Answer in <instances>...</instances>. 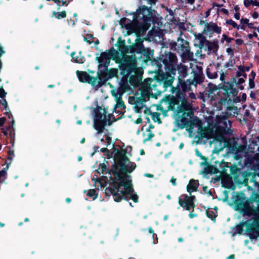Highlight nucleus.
<instances>
[{"instance_id":"1","label":"nucleus","mask_w":259,"mask_h":259,"mask_svg":"<svg viewBox=\"0 0 259 259\" xmlns=\"http://www.w3.org/2000/svg\"><path fill=\"white\" fill-rule=\"evenodd\" d=\"M115 159L117 163L112 170L115 177V189L112 191L114 200L119 202L122 199L130 198L135 202H138V196L131 194L133 189L131 177L127 175V172H131L135 169L136 164L129 161L125 154L121 152L116 155Z\"/></svg>"},{"instance_id":"2","label":"nucleus","mask_w":259,"mask_h":259,"mask_svg":"<svg viewBox=\"0 0 259 259\" xmlns=\"http://www.w3.org/2000/svg\"><path fill=\"white\" fill-rule=\"evenodd\" d=\"M225 115H220L216 117V125L213 129H207L204 133V136L207 139H214L215 149L221 151L226 146L224 136L231 133V123Z\"/></svg>"},{"instance_id":"3","label":"nucleus","mask_w":259,"mask_h":259,"mask_svg":"<svg viewBox=\"0 0 259 259\" xmlns=\"http://www.w3.org/2000/svg\"><path fill=\"white\" fill-rule=\"evenodd\" d=\"M191 108V104L187 101L183 100L181 104L177 106L174 115L175 125L178 128H185L189 133L193 132L194 128V123L191 119L192 115Z\"/></svg>"},{"instance_id":"4","label":"nucleus","mask_w":259,"mask_h":259,"mask_svg":"<svg viewBox=\"0 0 259 259\" xmlns=\"http://www.w3.org/2000/svg\"><path fill=\"white\" fill-rule=\"evenodd\" d=\"M107 108L100 107L96 113L94 120V127L97 131L98 134L104 132V127L106 125H111L110 121V113H108Z\"/></svg>"},{"instance_id":"5","label":"nucleus","mask_w":259,"mask_h":259,"mask_svg":"<svg viewBox=\"0 0 259 259\" xmlns=\"http://www.w3.org/2000/svg\"><path fill=\"white\" fill-rule=\"evenodd\" d=\"M152 16V13L151 9L148 8L145 6H143L134 13L133 20L138 23H141L140 21L142 20L143 25L147 26L148 24H150L149 23L151 21Z\"/></svg>"},{"instance_id":"6","label":"nucleus","mask_w":259,"mask_h":259,"mask_svg":"<svg viewBox=\"0 0 259 259\" xmlns=\"http://www.w3.org/2000/svg\"><path fill=\"white\" fill-rule=\"evenodd\" d=\"M197 67V71H193V79H189L186 81L181 82V87L184 92L191 90L190 86L191 85H195L196 86L197 84H200L203 81L204 77L202 72V69L200 67Z\"/></svg>"},{"instance_id":"7","label":"nucleus","mask_w":259,"mask_h":259,"mask_svg":"<svg viewBox=\"0 0 259 259\" xmlns=\"http://www.w3.org/2000/svg\"><path fill=\"white\" fill-rule=\"evenodd\" d=\"M76 74L80 81L91 83L93 86L100 88L103 84L101 78L100 77H92L85 71H76Z\"/></svg>"},{"instance_id":"8","label":"nucleus","mask_w":259,"mask_h":259,"mask_svg":"<svg viewBox=\"0 0 259 259\" xmlns=\"http://www.w3.org/2000/svg\"><path fill=\"white\" fill-rule=\"evenodd\" d=\"M176 49L181 54L183 59L191 60L193 57V53L190 51L189 42L184 39H178Z\"/></svg>"},{"instance_id":"9","label":"nucleus","mask_w":259,"mask_h":259,"mask_svg":"<svg viewBox=\"0 0 259 259\" xmlns=\"http://www.w3.org/2000/svg\"><path fill=\"white\" fill-rule=\"evenodd\" d=\"M194 196H188L186 194L182 195L179 198V203L181 206L186 210H190L191 208L193 209L194 207Z\"/></svg>"},{"instance_id":"10","label":"nucleus","mask_w":259,"mask_h":259,"mask_svg":"<svg viewBox=\"0 0 259 259\" xmlns=\"http://www.w3.org/2000/svg\"><path fill=\"white\" fill-rule=\"evenodd\" d=\"M177 61L176 55L172 53H169L165 55L163 63L169 70L175 71Z\"/></svg>"},{"instance_id":"11","label":"nucleus","mask_w":259,"mask_h":259,"mask_svg":"<svg viewBox=\"0 0 259 259\" xmlns=\"http://www.w3.org/2000/svg\"><path fill=\"white\" fill-rule=\"evenodd\" d=\"M156 86V81L152 78H147L144 80L141 85V89L143 92V94L149 97L151 91Z\"/></svg>"},{"instance_id":"12","label":"nucleus","mask_w":259,"mask_h":259,"mask_svg":"<svg viewBox=\"0 0 259 259\" xmlns=\"http://www.w3.org/2000/svg\"><path fill=\"white\" fill-rule=\"evenodd\" d=\"M240 209L243 216L247 215L250 217L253 215L256 217L258 213L257 208H253L252 206H250L248 202L244 203Z\"/></svg>"},{"instance_id":"13","label":"nucleus","mask_w":259,"mask_h":259,"mask_svg":"<svg viewBox=\"0 0 259 259\" xmlns=\"http://www.w3.org/2000/svg\"><path fill=\"white\" fill-rule=\"evenodd\" d=\"M112 95L115 98L116 101V105L115 106V109L117 108L122 109L124 108V103L121 99L122 94H120L118 91H112Z\"/></svg>"},{"instance_id":"14","label":"nucleus","mask_w":259,"mask_h":259,"mask_svg":"<svg viewBox=\"0 0 259 259\" xmlns=\"http://www.w3.org/2000/svg\"><path fill=\"white\" fill-rule=\"evenodd\" d=\"M204 31L210 33L215 32L220 34L221 32V28L214 23H206L205 25Z\"/></svg>"},{"instance_id":"15","label":"nucleus","mask_w":259,"mask_h":259,"mask_svg":"<svg viewBox=\"0 0 259 259\" xmlns=\"http://www.w3.org/2000/svg\"><path fill=\"white\" fill-rule=\"evenodd\" d=\"M205 51L207 52V54L211 53H214L217 50V45L213 43L208 41L204 45Z\"/></svg>"},{"instance_id":"16","label":"nucleus","mask_w":259,"mask_h":259,"mask_svg":"<svg viewBox=\"0 0 259 259\" xmlns=\"http://www.w3.org/2000/svg\"><path fill=\"white\" fill-rule=\"evenodd\" d=\"M163 79V86L166 89L167 88L171 86L174 80V77L165 74L164 75Z\"/></svg>"},{"instance_id":"17","label":"nucleus","mask_w":259,"mask_h":259,"mask_svg":"<svg viewBox=\"0 0 259 259\" xmlns=\"http://www.w3.org/2000/svg\"><path fill=\"white\" fill-rule=\"evenodd\" d=\"M198 186V183L197 181L190 180L187 187L188 192L191 193L192 192L196 191Z\"/></svg>"},{"instance_id":"18","label":"nucleus","mask_w":259,"mask_h":259,"mask_svg":"<svg viewBox=\"0 0 259 259\" xmlns=\"http://www.w3.org/2000/svg\"><path fill=\"white\" fill-rule=\"evenodd\" d=\"M143 135L144 142L150 140L154 137V134L150 128H146V130L143 132Z\"/></svg>"},{"instance_id":"19","label":"nucleus","mask_w":259,"mask_h":259,"mask_svg":"<svg viewBox=\"0 0 259 259\" xmlns=\"http://www.w3.org/2000/svg\"><path fill=\"white\" fill-rule=\"evenodd\" d=\"M177 69L178 72L180 74V76L184 78L187 76V69L186 66L180 64L178 65Z\"/></svg>"},{"instance_id":"20","label":"nucleus","mask_w":259,"mask_h":259,"mask_svg":"<svg viewBox=\"0 0 259 259\" xmlns=\"http://www.w3.org/2000/svg\"><path fill=\"white\" fill-rule=\"evenodd\" d=\"M226 114L227 115V117H228L229 116H235L236 115H237L238 109L237 107L231 106L228 107L227 109Z\"/></svg>"},{"instance_id":"21","label":"nucleus","mask_w":259,"mask_h":259,"mask_svg":"<svg viewBox=\"0 0 259 259\" xmlns=\"http://www.w3.org/2000/svg\"><path fill=\"white\" fill-rule=\"evenodd\" d=\"M196 39L199 41V46L201 48H203L206 43L208 41L206 38L202 35L199 34L196 36Z\"/></svg>"},{"instance_id":"22","label":"nucleus","mask_w":259,"mask_h":259,"mask_svg":"<svg viewBox=\"0 0 259 259\" xmlns=\"http://www.w3.org/2000/svg\"><path fill=\"white\" fill-rule=\"evenodd\" d=\"M99 62L101 64H106L109 62V58L107 54L103 53L101 54V56L99 59Z\"/></svg>"},{"instance_id":"23","label":"nucleus","mask_w":259,"mask_h":259,"mask_svg":"<svg viewBox=\"0 0 259 259\" xmlns=\"http://www.w3.org/2000/svg\"><path fill=\"white\" fill-rule=\"evenodd\" d=\"M206 73L208 78L211 79H214L218 77V73L217 71L209 68L207 69Z\"/></svg>"},{"instance_id":"24","label":"nucleus","mask_w":259,"mask_h":259,"mask_svg":"<svg viewBox=\"0 0 259 259\" xmlns=\"http://www.w3.org/2000/svg\"><path fill=\"white\" fill-rule=\"evenodd\" d=\"M244 5L246 7H248L250 5L259 7V2L256 0H244Z\"/></svg>"},{"instance_id":"25","label":"nucleus","mask_w":259,"mask_h":259,"mask_svg":"<svg viewBox=\"0 0 259 259\" xmlns=\"http://www.w3.org/2000/svg\"><path fill=\"white\" fill-rule=\"evenodd\" d=\"M53 16L59 19L66 17V13L65 11H62L60 13H57L56 12H53Z\"/></svg>"},{"instance_id":"26","label":"nucleus","mask_w":259,"mask_h":259,"mask_svg":"<svg viewBox=\"0 0 259 259\" xmlns=\"http://www.w3.org/2000/svg\"><path fill=\"white\" fill-rule=\"evenodd\" d=\"M239 71L237 72L236 76L237 77H239L241 76H243L246 77V74H245V70L244 67L242 66H239L238 67Z\"/></svg>"},{"instance_id":"27","label":"nucleus","mask_w":259,"mask_h":259,"mask_svg":"<svg viewBox=\"0 0 259 259\" xmlns=\"http://www.w3.org/2000/svg\"><path fill=\"white\" fill-rule=\"evenodd\" d=\"M7 171L4 168L0 170V183H3L7 177Z\"/></svg>"},{"instance_id":"28","label":"nucleus","mask_w":259,"mask_h":259,"mask_svg":"<svg viewBox=\"0 0 259 259\" xmlns=\"http://www.w3.org/2000/svg\"><path fill=\"white\" fill-rule=\"evenodd\" d=\"M160 114L157 112H153L151 113V117L154 121L161 123V120L159 117Z\"/></svg>"},{"instance_id":"29","label":"nucleus","mask_w":259,"mask_h":259,"mask_svg":"<svg viewBox=\"0 0 259 259\" xmlns=\"http://www.w3.org/2000/svg\"><path fill=\"white\" fill-rule=\"evenodd\" d=\"M226 23L227 24L231 25L233 27L236 28L238 30L240 29V26L237 25V23L232 19L227 20Z\"/></svg>"},{"instance_id":"30","label":"nucleus","mask_w":259,"mask_h":259,"mask_svg":"<svg viewBox=\"0 0 259 259\" xmlns=\"http://www.w3.org/2000/svg\"><path fill=\"white\" fill-rule=\"evenodd\" d=\"M93 38L94 37L92 34H87L86 36L84 37V40L88 42L89 44H91L93 41Z\"/></svg>"},{"instance_id":"31","label":"nucleus","mask_w":259,"mask_h":259,"mask_svg":"<svg viewBox=\"0 0 259 259\" xmlns=\"http://www.w3.org/2000/svg\"><path fill=\"white\" fill-rule=\"evenodd\" d=\"M0 105L3 106L4 109L7 110L8 104L5 98H1L0 100Z\"/></svg>"},{"instance_id":"32","label":"nucleus","mask_w":259,"mask_h":259,"mask_svg":"<svg viewBox=\"0 0 259 259\" xmlns=\"http://www.w3.org/2000/svg\"><path fill=\"white\" fill-rule=\"evenodd\" d=\"M107 170L106 166L104 164H100V167L98 170L99 173L104 174Z\"/></svg>"},{"instance_id":"33","label":"nucleus","mask_w":259,"mask_h":259,"mask_svg":"<svg viewBox=\"0 0 259 259\" xmlns=\"http://www.w3.org/2000/svg\"><path fill=\"white\" fill-rule=\"evenodd\" d=\"M235 149H236V150L233 149V152L237 153L243 151L244 149V147L242 145H240L237 148H235Z\"/></svg>"},{"instance_id":"34","label":"nucleus","mask_w":259,"mask_h":259,"mask_svg":"<svg viewBox=\"0 0 259 259\" xmlns=\"http://www.w3.org/2000/svg\"><path fill=\"white\" fill-rule=\"evenodd\" d=\"M75 54L74 53H72L71 54V56L73 58V59H74V61L76 63H83V61L82 60L81 58H78V57H77L75 59V58L74 57V55H75Z\"/></svg>"},{"instance_id":"35","label":"nucleus","mask_w":259,"mask_h":259,"mask_svg":"<svg viewBox=\"0 0 259 259\" xmlns=\"http://www.w3.org/2000/svg\"><path fill=\"white\" fill-rule=\"evenodd\" d=\"M7 93L5 91L3 88H0V97L1 98H5Z\"/></svg>"},{"instance_id":"36","label":"nucleus","mask_w":259,"mask_h":259,"mask_svg":"<svg viewBox=\"0 0 259 259\" xmlns=\"http://www.w3.org/2000/svg\"><path fill=\"white\" fill-rule=\"evenodd\" d=\"M96 194V190L92 189L90 190L87 194V195L89 197H94Z\"/></svg>"},{"instance_id":"37","label":"nucleus","mask_w":259,"mask_h":259,"mask_svg":"<svg viewBox=\"0 0 259 259\" xmlns=\"http://www.w3.org/2000/svg\"><path fill=\"white\" fill-rule=\"evenodd\" d=\"M222 39L225 40L228 42H230L232 40H233V38L228 37L226 35L223 34L222 36Z\"/></svg>"},{"instance_id":"38","label":"nucleus","mask_w":259,"mask_h":259,"mask_svg":"<svg viewBox=\"0 0 259 259\" xmlns=\"http://www.w3.org/2000/svg\"><path fill=\"white\" fill-rule=\"evenodd\" d=\"M226 52L229 55H230L231 56V58L233 57L234 53H233V51L232 48H227L226 50Z\"/></svg>"},{"instance_id":"39","label":"nucleus","mask_w":259,"mask_h":259,"mask_svg":"<svg viewBox=\"0 0 259 259\" xmlns=\"http://www.w3.org/2000/svg\"><path fill=\"white\" fill-rule=\"evenodd\" d=\"M249 20L248 19L242 18L240 20L241 24H248Z\"/></svg>"},{"instance_id":"40","label":"nucleus","mask_w":259,"mask_h":259,"mask_svg":"<svg viewBox=\"0 0 259 259\" xmlns=\"http://www.w3.org/2000/svg\"><path fill=\"white\" fill-rule=\"evenodd\" d=\"M253 78H249V87L251 89H253L254 88V83L253 81Z\"/></svg>"},{"instance_id":"41","label":"nucleus","mask_w":259,"mask_h":259,"mask_svg":"<svg viewBox=\"0 0 259 259\" xmlns=\"http://www.w3.org/2000/svg\"><path fill=\"white\" fill-rule=\"evenodd\" d=\"M244 79L242 77L238 78L237 80H236L235 82L237 84H241L244 82Z\"/></svg>"},{"instance_id":"42","label":"nucleus","mask_w":259,"mask_h":259,"mask_svg":"<svg viewBox=\"0 0 259 259\" xmlns=\"http://www.w3.org/2000/svg\"><path fill=\"white\" fill-rule=\"evenodd\" d=\"M8 154L9 155V159H12L14 156V152L13 151H9Z\"/></svg>"},{"instance_id":"43","label":"nucleus","mask_w":259,"mask_h":259,"mask_svg":"<svg viewBox=\"0 0 259 259\" xmlns=\"http://www.w3.org/2000/svg\"><path fill=\"white\" fill-rule=\"evenodd\" d=\"M257 34L256 32H254L253 34H249L248 35V37L251 39L253 37H257Z\"/></svg>"},{"instance_id":"44","label":"nucleus","mask_w":259,"mask_h":259,"mask_svg":"<svg viewBox=\"0 0 259 259\" xmlns=\"http://www.w3.org/2000/svg\"><path fill=\"white\" fill-rule=\"evenodd\" d=\"M5 120H6L5 117L0 118V126H2L4 124Z\"/></svg>"},{"instance_id":"45","label":"nucleus","mask_w":259,"mask_h":259,"mask_svg":"<svg viewBox=\"0 0 259 259\" xmlns=\"http://www.w3.org/2000/svg\"><path fill=\"white\" fill-rule=\"evenodd\" d=\"M236 44L238 45H240L243 44V41L241 39H237L235 40Z\"/></svg>"},{"instance_id":"46","label":"nucleus","mask_w":259,"mask_h":259,"mask_svg":"<svg viewBox=\"0 0 259 259\" xmlns=\"http://www.w3.org/2000/svg\"><path fill=\"white\" fill-rule=\"evenodd\" d=\"M3 132L5 136H7L9 134V128L7 130L3 129Z\"/></svg>"},{"instance_id":"47","label":"nucleus","mask_w":259,"mask_h":259,"mask_svg":"<svg viewBox=\"0 0 259 259\" xmlns=\"http://www.w3.org/2000/svg\"><path fill=\"white\" fill-rule=\"evenodd\" d=\"M252 17L254 18V19H256L258 17V13L255 12L254 13H253V14H252Z\"/></svg>"},{"instance_id":"48","label":"nucleus","mask_w":259,"mask_h":259,"mask_svg":"<svg viewBox=\"0 0 259 259\" xmlns=\"http://www.w3.org/2000/svg\"><path fill=\"white\" fill-rule=\"evenodd\" d=\"M233 65H232V61H231L230 62H228L227 63H226L225 65V67L227 68V67H232Z\"/></svg>"},{"instance_id":"49","label":"nucleus","mask_w":259,"mask_h":259,"mask_svg":"<svg viewBox=\"0 0 259 259\" xmlns=\"http://www.w3.org/2000/svg\"><path fill=\"white\" fill-rule=\"evenodd\" d=\"M146 1L150 5L155 4L156 2V0H146Z\"/></svg>"},{"instance_id":"50","label":"nucleus","mask_w":259,"mask_h":259,"mask_svg":"<svg viewBox=\"0 0 259 259\" xmlns=\"http://www.w3.org/2000/svg\"><path fill=\"white\" fill-rule=\"evenodd\" d=\"M170 182L172 183L173 185L176 186L177 185L176 179H175L174 178H171Z\"/></svg>"},{"instance_id":"51","label":"nucleus","mask_w":259,"mask_h":259,"mask_svg":"<svg viewBox=\"0 0 259 259\" xmlns=\"http://www.w3.org/2000/svg\"><path fill=\"white\" fill-rule=\"evenodd\" d=\"M234 16V18L237 20H239L240 19V14L239 13H235Z\"/></svg>"},{"instance_id":"52","label":"nucleus","mask_w":259,"mask_h":259,"mask_svg":"<svg viewBox=\"0 0 259 259\" xmlns=\"http://www.w3.org/2000/svg\"><path fill=\"white\" fill-rule=\"evenodd\" d=\"M221 12H222L223 13H224L225 14H228V10L226 9L223 8L221 9Z\"/></svg>"},{"instance_id":"53","label":"nucleus","mask_w":259,"mask_h":259,"mask_svg":"<svg viewBox=\"0 0 259 259\" xmlns=\"http://www.w3.org/2000/svg\"><path fill=\"white\" fill-rule=\"evenodd\" d=\"M248 27L250 28H253L254 27H253V23H249L248 22V24H247Z\"/></svg>"},{"instance_id":"54","label":"nucleus","mask_w":259,"mask_h":259,"mask_svg":"<svg viewBox=\"0 0 259 259\" xmlns=\"http://www.w3.org/2000/svg\"><path fill=\"white\" fill-rule=\"evenodd\" d=\"M189 95L191 98L195 99V95L193 93H191Z\"/></svg>"},{"instance_id":"55","label":"nucleus","mask_w":259,"mask_h":259,"mask_svg":"<svg viewBox=\"0 0 259 259\" xmlns=\"http://www.w3.org/2000/svg\"><path fill=\"white\" fill-rule=\"evenodd\" d=\"M167 11L170 15H171V16L174 15V12L171 9L168 10Z\"/></svg>"},{"instance_id":"56","label":"nucleus","mask_w":259,"mask_h":259,"mask_svg":"<svg viewBox=\"0 0 259 259\" xmlns=\"http://www.w3.org/2000/svg\"><path fill=\"white\" fill-rule=\"evenodd\" d=\"M240 26V29L242 30L245 29V26H244V24H241Z\"/></svg>"},{"instance_id":"57","label":"nucleus","mask_w":259,"mask_h":259,"mask_svg":"<svg viewBox=\"0 0 259 259\" xmlns=\"http://www.w3.org/2000/svg\"><path fill=\"white\" fill-rule=\"evenodd\" d=\"M235 256L234 254H231L228 257V259H234Z\"/></svg>"},{"instance_id":"58","label":"nucleus","mask_w":259,"mask_h":259,"mask_svg":"<svg viewBox=\"0 0 259 259\" xmlns=\"http://www.w3.org/2000/svg\"><path fill=\"white\" fill-rule=\"evenodd\" d=\"M145 176L146 177H149V178H153V176L152 175L149 174H146L145 175Z\"/></svg>"},{"instance_id":"59","label":"nucleus","mask_w":259,"mask_h":259,"mask_svg":"<svg viewBox=\"0 0 259 259\" xmlns=\"http://www.w3.org/2000/svg\"><path fill=\"white\" fill-rule=\"evenodd\" d=\"M210 10H208L206 12L205 14H206V17H208L210 15Z\"/></svg>"},{"instance_id":"60","label":"nucleus","mask_w":259,"mask_h":259,"mask_svg":"<svg viewBox=\"0 0 259 259\" xmlns=\"http://www.w3.org/2000/svg\"><path fill=\"white\" fill-rule=\"evenodd\" d=\"M136 69V64L135 63L132 64V70L134 71Z\"/></svg>"},{"instance_id":"61","label":"nucleus","mask_w":259,"mask_h":259,"mask_svg":"<svg viewBox=\"0 0 259 259\" xmlns=\"http://www.w3.org/2000/svg\"><path fill=\"white\" fill-rule=\"evenodd\" d=\"M187 2L189 4H192L194 2V0H187Z\"/></svg>"},{"instance_id":"62","label":"nucleus","mask_w":259,"mask_h":259,"mask_svg":"<svg viewBox=\"0 0 259 259\" xmlns=\"http://www.w3.org/2000/svg\"><path fill=\"white\" fill-rule=\"evenodd\" d=\"M157 110L162 111L163 110V108L161 106H158L157 108Z\"/></svg>"},{"instance_id":"63","label":"nucleus","mask_w":259,"mask_h":259,"mask_svg":"<svg viewBox=\"0 0 259 259\" xmlns=\"http://www.w3.org/2000/svg\"><path fill=\"white\" fill-rule=\"evenodd\" d=\"M251 74H252V78H251L254 79V77H255V73H254V72H251Z\"/></svg>"},{"instance_id":"64","label":"nucleus","mask_w":259,"mask_h":259,"mask_svg":"<svg viewBox=\"0 0 259 259\" xmlns=\"http://www.w3.org/2000/svg\"><path fill=\"white\" fill-rule=\"evenodd\" d=\"M178 241H179V242H183V239L182 238H181V237L179 238H178Z\"/></svg>"}]
</instances>
